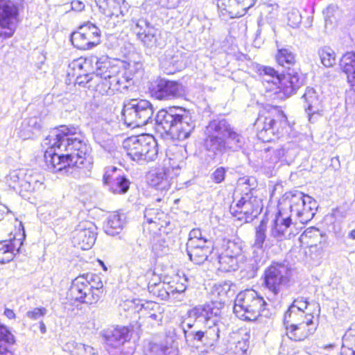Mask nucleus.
<instances>
[{
  "mask_svg": "<svg viewBox=\"0 0 355 355\" xmlns=\"http://www.w3.org/2000/svg\"><path fill=\"white\" fill-rule=\"evenodd\" d=\"M153 248L157 254H166L169 250L168 245L164 239H158Z\"/></svg>",
  "mask_w": 355,
  "mask_h": 355,
  "instance_id": "obj_58",
  "label": "nucleus"
},
{
  "mask_svg": "<svg viewBox=\"0 0 355 355\" xmlns=\"http://www.w3.org/2000/svg\"><path fill=\"white\" fill-rule=\"evenodd\" d=\"M184 291V288L178 290L177 288H173L168 285H165L164 283H159L150 291L153 292L154 295L162 300L174 301L175 299H178V301L180 302L182 300V292Z\"/></svg>",
  "mask_w": 355,
  "mask_h": 355,
  "instance_id": "obj_28",
  "label": "nucleus"
},
{
  "mask_svg": "<svg viewBox=\"0 0 355 355\" xmlns=\"http://www.w3.org/2000/svg\"><path fill=\"white\" fill-rule=\"evenodd\" d=\"M155 121L158 130L164 132L173 140L189 138L196 126L190 112L181 107L159 110Z\"/></svg>",
  "mask_w": 355,
  "mask_h": 355,
  "instance_id": "obj_4",
  "label": "nucleus"
},
{
  "mask_svg": "<svg viewBox=\"0 0 355 355\" xmlns=\"http://www.w3.org/2000/svg\"><path fill=\"white\" fill-rule=\"evenodd\" d=\"M312 237L317 240L321 239V234L318 229L312 228L305 230L301 236V241L302 243H306L309 248L316 247L317 243L315 242L308 241V239H311ZM319 243H320V241H319Z\"/></svg>",
  "mask_w": 355,
  "mask_h": 355,
  "instance_id": "obj_53",
  "label": "nucleus"
},
{
  "mask_svg": "<svg viewBox=\"0 0 355 355\" xmlns=\"http://www.w3.org/2000/svg\"><path fill=\"white\" fill-rule=\"evenodd\" d=\"M267 303L257 291L248 289L240 292L234 300V313L243 320H255L265 311Z\"/></svg>",
  "mask_w": 355,
  "mask_h": 355,
  "instance_id": "obj_9",
  "label": "nucleus"
},
{
  "mask_svg": "<svg viewBox=\"0 0 355 355\" xmlns=\"http://www.w3.org/2000/svg\"><path fill=\"white\" fill-rule=\"evenodd\" d=\"M173 170L162 169L155 173H151L148 176V184L160 191L168 190L173 182L171 177Z\"/></svg>",
  "mask_w": 355,
  "mask_h": 355,
  "instance_id": "obj_26",
  "label": "nucleus"
},
{
  "mask_svg": "<svg viewBox=\"0 0 355 355\" xmlns=\"http://www.w3.org/2000/svg\"><path fill=\"white\" fill-rule=\"evenodd\" d=\"M309 302L306 297H298L293 300L292 304L289 306L284 314V317L305 316L308 314H313L306 311L308 310Z\"/></svg>",
  "mask_w": 355,
  "mask_h": 355,
  "instance_id": "obj_34",
  "label": "nucleus"
},
{
  "mask_svg": "<svg viewBox=\"0 0 355 355\" xmlns=\"http://www.w3.org/2000/svg\"><path fill=\"white\" fill-rule=\"evenodd\" d=\"M259 139L270 142L282 137L289 128L287 117L278 107H274L268 116L260 115L254 123Z\"/></svg>",
  "mask_w": 355,
  "mask_h": 355,
  "instance_id": "obj_7",
  "label": "nucleus"
},
{
  "mask_svg": "<svg viewBox=\"0 0 355 355\" xmlns=\"http://www.w3.org/2000/svg\"><path fill=\"white\" fill-rule=\"evenodd\" d=\"M336 11V8L333 6H328L324 11L323 15L324 17V20L326 24H332L333 19H334V12Z\"/></svg>",
  "mask_w": 355,
  "mask_h": 355,
  "instance_id": "obj_62",
  "label": "nucleus"
},
{
  "mask_svg": "<svg viewBox=\"0 0 355 355\" xmlns=\"http://www.w3.org/2000/svg\"><path fill=\"white\" fill-rule=\"evenodd\" d=\"M205 133V148L214 155H222L227 149L238 150L245 144L243 136L234 131L225 119L210 121Z\"/></svg>",
  "mask_w": 355,
  "mask_h": 355,
  "instance_id": "obj_3",
  "label": "nucleus"
},
{
  "mask_svg": "<svg viewBox=\"0 0 355 355\" xmlns=\"http://www.w3.org/2000/svg\"><path fill=\"white\" fill-rule=\"evenodd\" d=\"M232 286H234L230 282H225L223 284L216 285L214 288V293H216L219 297L220 300L224 302L226 298L230 297L234 295V291L232 288Z\"/></svg>",
  "mask_w": 355,
  "mask_h": 355,
  "instance_id": "obj_49",
  "label": "nucleus"
},
{
  "mask_svg": "<svg viewBox=\"0 0 355 355\" xmlns=\"http://www.w3.org/2000/svg\"><path fill=\"white\" fill-rule=\"evenodd\" d=\"M266 153L271 151L273 155L270 157V162L276 163L279 160L289 161L293 159L297 154V144L293 141H288L280 147L273 148L268 146L263 149Z\"/></svg>",
  "mask_w": 355,
  "mask_h": 355,
  "instance_id": "obj_25",
  "label": "nucleus"
},
{
  "mask_svg": "<svg viewBox=\"0 0 355 355\" xmlns=\"http://www.w3.org/2000/svg\"><path fill=\"white\" fill-rule=\"evenodd\" d=\"M263 80L272 83L286 96H290L304 82V76L295 69H288L283 74L279 73L270 67H263L261 70Z\"/></svg>",
  "mask_w": 355,
  "mask_h": 355,
  "instance_id": "obj_11",
  "label": "nucleus"
},
{
  "mask_svg": "<svg viewBox=\"0 0 355 355\" xmlns=\"http://www.w3.org/2000/svg\"><path fill=\"white\" fill-rule=\"evenodd\" d=\"M104 343L110 347L118 348L130 339V329L125 326L111 327L101 332Z\"/></svg>",
  "mask_w": 355,
  "mask_h": 355,
  "instance_id": "obj_23",
  "label": "nucleus"
},
{
  "mask_svg": "<svg viewBox=\"0 0 355 355\" xmlns=\"http://www.w3.org/2000/svg\"><path fill=\"white\" fill-rule=\"evenodd\" d=\"M290 275L291 271L285 265H271L265 270L264 284L274 295H276L287 285Z\"/></svg>",
  "mask_w": 355,
  "mask_h": 355,
  "instance_id": "obj_17",
  "label": "nucleus"
},
{
  "mask_svg": "<svg viewBox=\"0 0 355 355\" xmlns=\"http://www.w3.org/2000/svg\"><path fill=\"white\" fill-rule=\"evenodd\" d=\"M76 75H77L76 84L78 85L83 87L87 86L89 88L93 87V84H92V82L96 85L98 84V81L93 72H89V71L88 72L76 73Z\"/></svg>",
  "mask_w": 355,
  "mask_h": 355,
  "instance_id": "obj_52",
  "label": "nucleus"
},
{
  "mask_svg": "<svg viewBox=\"0 0 355 355\" xmlns=\"http://www.w3.org/2000/svg\"><path fill=\"white\" fill-rule=\"evenodd\" d=\"M267 225L266 223L263 220L260 224L256 227L254 247L258 249H263L264 248H269L274 245V243L279 242L280 241L274 240L270 237V232L269 233L268 238L266 237Z\"/></svg>",
  "mask_w": 355,
  "mask_h": 355,
  "instance_id": "obj_31",
  "label": "nucleus"
},
{
  "mask_svg": "<svg viewBox=\"0 0 355 355\" xmlns=\"http://www.w3.org/2000/svg\"><path fill=\"white\" fill-rule=\"evenodd\" d=\"M45 308H35L33 310L28 311L26 313V316L33 320H36L43 317L46 313Z\"/></svg>",
  "mask_w": 355,
  "mask_h": 355,
  "instance_id": "obj_59",
  "label": "nucleus"
},
{
  "mask_svg": "<svg viewBox=\"0 0 355 355\" xmlns=\"http://www.w3.org/2000/svg\"><path fill=\"white\" fill-rule=\"evenodd\" d=\"M108 186L110 190L113 193L123 194L128 191L130 182L124 176L118 175L114 178L113 182Z\"/></svg>",
  "mask_w": 355,
  "mask_h": 355,
  "instance_id": "obj_45",
  "label": "nucleus"
},
{
  "mask_svg": "<svg viewBox=\"0 0 355 355\" xmlns=\"http://www.w3.org/2000/svg\"><path fill=\"white\" fill-rule=\"evenodd\" d=\"M277 62L282 67L287 69H291V66L295 62V56L294 53L288 49H279L276 55Z\"/></svg>",
  "mask_w": 355,
  "mask_h": 355,
  "instance_id": "obj_44",
  "label": "nucleus"
},
{
  "mask_svg": "<svg viewBox=\"0 0 355 355\" xmlns=\"http://www.w3.org/2000/svg\"><path fill=\"white\" fill-rule=\"evenodd\" d=\"M262 208L261 201L253 193L251 189L245 193L234 205L230 206V212L239 220L252 219L256 217Z\"/></svg>",
  "mask_w": 355,
  "mask_h": 355,
  "instance_id": "obj_16",
  "label": "nucleus"
},
{
  "mask_svg": "<svg viewBox=\"0 0 355 355\" xmlns=\"http://www.w3.org/2000/svg\"><path fill=\"white\" fill-rule=\"evenodd\" d=\"M118 169L115 166H110L106 168L104 175L103 182L107 186L110 185L116 176L119 175L116 174Z\"/></svg>",
  "mask_w": 355,
  "mask_h": 355,
  "instance_id": "obj_55",
  "label": "nucleus"
},
{
  "mask_svg": "<svg viewBox=\"0 0 355 355\" xmlns=\"http://www.w3.org/2000/svg\"><path fill=\"white\" fill-rule=\"evenodd\" d=\"M17 15L18 8L13 0H0V27L7 29L0 33L1 36L10 37L12 35Z\"/></svg>",
  "mask_w": 355,
  "mask_h": 355,
  "instance_id": "obj_20",
  "label": "nucleus"
},
{
  "mask_svg": "<svg viewBox=\"0 0 355 355\" xmlns=\"http://www.w3.org/2000/svg\"><path fill=\"white\" fill-rule=\"evenodd\" d=\"M340 66L347 76L349 83L355 91V53L349 52L345 54L340 60Z\"/></svg>",
  "mask_w": 355,
  "mask_h": 355,
  "instance_id": "obj_33",
  "label": "nucleus"
},
{
  "mask_svg": "<svg viewBox=\"0 0 355 355\" xmlns=\"http://www.w3.org/2000/svg\"><path fill=\"white\" fill-rule=\"evenodd\" d=\"M123 146L133 161L143 164L154 161L158 154L155 139L150 135H140L125 139Z\"/></svg>",
  "mask_w": 355,
  "mask_h": 355,
  "instance_id": "obj_8",
  "label": "nucleus"
},
{
  "mask_svg": "<svg viewBox=\"0 0 355 355\" xmlns=\"http://www.w3.org/2000/svg\"><path fill=\"white\" fill-rule=\"evenodd\" d=\"M250 335L245 333L243 336L236 335L234 341L230 344V351L234 355H244L249 347Z\"/></svg>",
  "mask_w": 355,
  "mask_h": 355,
  "instance_id": "obj_40",
  "label": "nucleus"
},
{
  "mask_svg": "<svg viewBox=\"0 0 355 355\" xmlns=\"http://www.w3.org/2000/svg\"><path fill=\"white\" fill-rule=\"evenodd\" d=\"M200 239L206 240L207 238L202 235V231L199 228H194L189 232V239L187 243H193L195 244L196 241Z\"/></svg>",
  "mask_w": 355,
  "mask_h": 355,
  "instance_id": "obj_60",
  "label": "nucleus"
},
{
  "mask_svg": "<svg viewBox=\"0 0 355 355\" xmlns=\"http://www.w3.org/2000/svg\"><path fill=\"white\" fill-rule=\"evenodd\" d=\"M135 306V308L140 307L138 310L139 314L152 322H159L163 319L164 308L158 303L153 301H146L144 302L141 300H133L130 302Z\"/></svg>",
  "mask_w": 355,
  "mask_h": 355,
  "instance_id": "obj_24",
  "label": "nucleus"
},
{
  "mask_svg": "<svg viewBox=\"0 0 355 355\" xmlns=\"http://www.w3.org/2000/svg\"><path fill=\"white\" fill-rule=\"evenodd\" d=\"M85 8V4L80 1H73L71 2V8L75 11H82Z\"/></svg>",
  "mask_w": 355,
  "mask_h": 355,
  "instance_id": "obj_64",
  "label": "nucleus"
},
{
  "mask_svg": "<svg viewBox=\"0 0 355 355\" xmlns=\"http://www.w3.org/2000/svg\"><path fill=\"white\" fill-rule=\"evenodd\" d=\"M220 324L209 325L204 331H192L187 333L184 331L187 344L191 347L203 348L200 352L213 351L219 339Z\"/></svg>",
  "mask_w": 355,
  "mask_h": 355,
  "instance_id": "obj_15",
  "label": "nucleus"
},
{
  "mask_svg": "<svg viewBox=\"0 0 355 355\" xmlns=\"http://www.w3.org/2000/svg\"><path fill=\"white\" fill-rule=\"evenodd\" d=\"M125 224L124 214L114 212L109 216L104 225V231L107 235L115 236L119 234Z\"/></svg>",
  "mask_w": 355,
  "mask_h": 355,
  "instance_id": "obj_29",
  "label": "nucleus"
},
{
  "mask_svg": "<svg viewBox=\"0 0 355 355\" xmlns=\"http://www.w3.org/2000/svg\"><path fill=\"white\" fill-rule=\"evenodd\" d=\"M242 243L237 240L224 241L223 244V252L221 253L234 256L244 260V256L242 254Z\"/></svg>",
  "mask_w": 355,
  "mask_h": 355,
  "instance_id": "obj_43",
  "label": "nucleus"
},
{
  "mask_svg": "<svg viewBox=\"0 0 355 355\" xmlns=\"http://www.w3.org/2000/svg\"><path fill=\"white\" fill-rule=\"evenodd\" d=\"M355 324H354L345 333L343 338V347L341 355H355Z\"/></svg>",
  "mask_w": 355,
  "mask_h": 355,
  "instance_id": "obj_42",
  "label": "nucleus"
},
{
  "mask_svg": "<svg viewBox=\"0 0 355 355\" xmlns=\"http://www.w3.org/2000/svg\"><path fill=\"white\" fill-rule=\"evenodd\" d=\"M94 60L92 58H80L78 59L73 60L69 64V67L72 69L73 71H76V73H83V72H88L90 70V67H92Z\"/></svg>",
  "mask_w": 355,
  "mask_h": 355,
  "instance_id": "obj_46",
  "label": "nucleus"
},
{
  "mask_svg": "<svg viewBox=\"0 0 355 355\" xmlns=\"http://www.w3.org/2000/svg\"><path fill=\"white\" fill-rule=\"evenodd\" d=\"M317 202L299 191L285 193L279 200V211L270 224V237L274 240L289 239L295 234L292 217L306 223L315 216Z\"/></svg>",
  "mask_w": 355,
  "mask_h": 355,
  "instance_id": "obj_2",
  "label": "nucleus"
},
{
  "mask_svg": "<svg viewBox=\"0 0 355 355\" xmlns=\"http://www.w3.org/2000/svg\"><path fill=\"white\" fill-rule=\"evenodd\" d=\"M15 343L14 336L0 323V355H14Z\"/></svg>",
  "mask_w": 355,
  "mask_h": 355,
  "instance_id": "obj_30",
  "label": "nucleus"
},
{
  "mask_svg": "<svg viewBox=\"0 0 355 355\" xmlns=\"http://www.w3.org/2000/svg\"><path fill=\"white\" fill-rule=\"evenodd\" d=\"M225 168H217L211 175L213 181L217 184L222 182L225 179Z\"/></svg>",
  "mask_w": 355,
  "mask_h": 355,
  "instance_id": "obj_61",
  "label": "nucleus"
},
{
  "mask_svg": "<svg viewBox=\"0 0 355 355\" xmlns=\"http://www.w3.org/2000/svg\"><path fill=\"white\" fill-rule=\"evenodd\" d=\"M147 355H177L171 347L164 344L150 343Z\"/></svg>",
  "mask_w": 355,
  "mask_h": 355,
  "instance_id": "obj_47",
  "label": "nucleus"
},
{
  "mask_svg": "<svg viewBox=\"0 0 355 355\" xmlns=\"http://www.w3.org/2000/svg\"><path fill=\"white\" fill-rule=\"evenodd\" d=\"M240 258L221 253L218 257V270L222 272H231L236 270L239 263L243 261Z\"/></svg>",
  "mask_w": 355,
  "mask_h": 355,
  "instance_id": "obj_39",
  "label": "nucleus"
},
{
  "mask_svg": "<svg viewBox=\"0 0 355 355\" xmlns=\"http://www.w3.org/2000/svg\"><path fill=\"white\" fill-rule=\"evenodd\" d=\"M95 69L92 71L98 81L96 90L102 94L112 95L127 88V79L120 74L119 66L112 64L107 57H92Z\"/></svg>",
  "mask_w": 355,
  "mask_h": 355,
  "instance_id": "obj_5",
  "label": "nucleus"
},
{
  "mask_svg": "<svg viewBox=\"0 0 355 355\" xmlns=\"http://www.w3.org/2000/svg\"><path fill=\"white\" fill-rule=\"evenodd\" d=\"M302 98L307 104L306 112L309 116L320 111V101L314 89L307 88Z\"/></svg>",
  "mask_w": 355,
  "mask_h": 355,
  "instance_id": "obj_38",
  "label": "nucleus"
},
{
  "mask_svg": "<svg viewBox=\"0 0 355 355\" xmlns=\"http://www.w3.org/2000/svg\"><path fill=\"white\" fill-rule=\"evenodd\" d=\"M101 31L92 23L87 22L80 26L78 30L71 34L73 45L80 50H88L100 43Z\"/></svg>",
  "mask_w": 355,
  "mask_h": 355,
  "instance_id": "obj_18",
  "label": "nucleus"
},
{
  "mask_svg": "<svg viewBox=\"0 0 355 355\" xmlns=\"http://www.w3.org/2000/svg\"><path fill=\"white\" fill-rule=\"evenodd\" d=\"M284 325L286 334L294 341L304 340L313 335L318 327V323L314 320L313 314L305 316L284 317Z\"/></svg>",
  "mask_w": 355,
  "mask_h": 355,
  "instance_id": "obj_13",
  "label": "nucleus"
},
{
  "mask_svg": "<svg viewBox=\"0 0 355 355\" xmlns=\"http://www.w3.org/2000/svg\"><path fill=\"white\" fill-rule=\"evenodd\" d=\"M153 113L152 104L146 99H130L124 103L122 110L125 123L133 128L147 124Z\"/></svg>",
  "mask_w": 355,
  "mask_h": 355,
  "instance_id": "obj_12",
  "label": "nucleus"
},
{
  "mask_svg": "<svg viewBox=\"0 0 355 355\" xmlns=\"http://www.w3.org/2000/svg\"><path fill=\"white\" fill-rule=\"evenodd\" d=\"M42 186L40 175L34 173L31 170H26V177L21 182V191L33 192Z\"/></svg>",
  "mask_w": 355,
  "mask_h": 355,
  "instance_id": "obj_36",
  "label": "nucleus"
},
{
  "mask_svg": "<svg viewBox=\"0 0 355 355\" xmlns=\"http://www.w3.org/2000/svg\"><path fill=\"white\" fill-rule=\"evenodd\" d=\"M12 213L8 208L0 204V262L11 261L19 252L22 241L21 239L11 238L12 225L8 218Z\"/></svg>",
  "mask_w": 355,
  "mask_h": 355,
  "instance_id": "obj_10",
  "label": "nucleus"
},
{
  "mask_svg": "<svg viewBox=\"0 0 355 355\" xmlns=\"http://www.w3.org/2000/svg\"><path fill=\"white\" fill-rule=\"evenodd\" d=\"M143 69V64L141 62H130L126 67L127 73L130 75H135L141 73Z\"/></svg>",
  "mask_w": 355,
  "mask_h": 355,
  "instance_id": "obj_57",
  "label": "nucleus"
},
{
  "mask_svg": "<svg viewBox=\"0 0 355 355\" xmlns=\"http://www.w3.org/2000/svg\"><path fill=\"white\" fill-rule=\"evenodd\" d=\"M172 53V51H166L164 54V57L166 62H168L170 64L175 65L178 62V55H175Z\"/></svg>",
  "mask_w": 355,
  "mask_h": 355,
  "instance_id": "obj_63",
  "label": "nucleus"
},
{
  "mask_svg": "<svg viewBox=\"0 0 355 355\" xmlns=\"http://www.w3.org/2000/svg\"><path fill=\"white\" fill-rule=\"evenodd\" d=\"M132 21L134 24L133 31L138 40L145 48L155 51L164 46L166 42L162 37L161 31L155 28L147 19L141 18L132 19Z\"/></svg>",
  "mask_w": 355,
  "mask_h": 355,
  "instance_id": "obj_14",
  "label": "nucleus"
},
{
  "mask_svg": "<svg viewBox=\"0 0 355 355\" xmlns=\"http://www.w3.org/2000/svg\"><path fill=\"white\" fill-rule=\"evenodd\" d=\"M220 310L214 304L197 306L188 311L190 318L205 322L206 327L220 324Z\"/></svg>",
  "mask_w": 355,
  "mask_h": 355,
  "instance_id": "obj_22",
  "label": "nucleus"
},
{
  "mask_svg": "<svg viewBox=\"0 0 355 355\" xmlns=\"http://www.w3.org/2000/svg\"><path fill=\"white\" fill-rule=\"evenodd\" d=\"M288 24L293 27L297 28L301 24L302 15L300 11L295 8H291L287 12Z\"/></svg>",
  "mask_w": 355,
  "mask_h": 355,
  "instance_id": "obj_54",
  "label": "nucleus"
},
{
  "mask_svg": "<svg viewBox=\"0 0 355 355\" xmlns=\"http://www.w3.org/2000/svg\"><path fill=\"white\" fill-rule=\"evenodd\" d=\"M164 215L163 212H159L157 209L146 208L144 212V218L148 224H154L156 227L159 228L163 226L160 223V220Z\"/></svg>",
  "mask_w": 355,
  "mask_h": 355,
  "instance_id": "obj_48",
  "label": "nucleus"
},
{
  "mask_svg": "<svg viewBox=\"0 0 355 355\" xmlns=\"http://www.w3.org/2000/svg\"><path fill=\"white\" fill-rule=\"evenodd\" d=\"M212 246L201 247L198 248L193 243H187L188 255L193 263L201 264L206 261L212 252Z\"/></svg>",
  "mask_w": 355,
  "mask_h": 355,
  "instance_id": "obj_32",
  "label": "nucleus"
},
{
  "mask_svg": "<svg viewBox=\"0 0 355 355\" xmlns=\"http://www.w3.org/2000/svg\"><path fill=\"white\" fill-rule=\"evenodd\" d=\"M64 351L69 352L71 355H93L94 349L93 347L82 343H76L73 340L67 342L63 346Z\"/></svg>",
  "mask_w": 355,
  "mask_h": 355,
  "instance_id": "obj_41",
  "label": "nucleus"
},
{
  "mask_svg": "<svg viewBox=\"0 0 355 355\" xmlns=\"http://www.w3.org/2000/svg\"><path fill=\"white\" fill-rule=\"evenodd\" d=\"M216 6L220 15L230 18L242 17L236 0H216Z\"/></svg>",
  "mask_w": 355,
  "mask_h": 355,
  "instance_id": "obj_37",
  "label": "nucleus"
},
{
  "mask_svg": "<svg viewBox=\"0 0 355 355\" xmlns=\"http://www.w3.org/2000/svg\"><path fill=\"white\" fill-rule=\"evenodd\" d=\"M240 10V14L243 16L247 10L252 8L257 0H236Z\"/></svg>",
  "mask_w": 355,
  "mask_h": 355,
  "instance_id": "obj_56",
  "label": "nucleus"
},
{
  "mask_svg": "<svg viewBox=\"0 0 355 355\" xmlns=\"http://www.w3.org/2000/svg\"><path fill=\"white\" fill-rule=\"evenodd\" d=\"M183 94L182 84L165 78L157 80L151 88V94L158 100H170L181 96Z\"/></svg>",
  "mask_w": 355,
  "mask_h": 355,
  "instance_id": "obj_21",
  "label": "nucleus"
},
{
  "mask_svg": "<svg viewBox=\"0 0 355 355\" xmlns=\"http://www.w3.org/2000/svg\"><path fill=\"white\" fill-rule=\"evenodd\" d=\"M103 293V284L100 276L87 273L75 278L69 290L70 297L88 304H96Z\"/></svg>",
  "mask_w": 355,
  "mask_h": 355,
  "instance_id": "obj_6",
  "label": "nucleus"
},
{
  "mask_svg": "<svg viewBox=\"0 0 355 355\" xmlns=\"http://www.w3.org/2000/svg\"><path fill=\"white\" fill-rule=\"evenodd\" d=\"M319 55L322 63L327 67H332L336 63L334 51L329 47H324L319 50Z\"/></svg>",
  "mask_w": 355,
  "mask_h": 355,
  "instance_id": "obj_51",
  "label": "nucleus"
},
{
  "mask_svg": "<svg viewBox=\"0 0 355 355\" xmlns=\"http://www.w3.org/2000/svg\"><path fill=\"white\" fill-rule=\"evenodd\" d=\"M24 177H26L25 169L15 170L10 173L7 181L10 187L21 189V182Z\"/></svg>",
  "mask_w": 355,
  "mask_h": 355,
  "instance_id": "obj_50",
  "label": "nucleus"
},
{
  "mask_svg": "<svg viewBox=\"0 0 355 355\" xmlns=\"http://www.w3.org/2000/svg\"><path fill=\"white\" fill-rule=\"evenodd\" d=\"M44 144L49 146L44 153L45 162L54 172L73 173L89 164L90 148L75 128L61 126L52 131Z\"/></svg>",
  "mask_w": 355,
  "mask_h": 355,
  "instance_id": "obj_1",
  "label": "nucleus"
},
{
  "mask_svg": "<svg viewBox=\"0 0 355 355\" xmlns=\"http://www.w3.org/2000/svg\"><path fill=\"white\" fill-rule=\"evenodd\" d=\"M42 126V121L38 117L24 119L18 128L17 135L24 140L31 139L40 132Z\"/></svg>",
  "mask_w": 355,
  "mask_h": 355,
  "instance_id": "obj_27",
  "label": "nucleus"
},
{
  "mask_svg": "<svg viewBox=\"0 0 355 355\" xmlns=\"http://www.w3.org/2000/svg\"><path fill=\"white\" fill-rule=\"evenodd\" d=\"M96 226L91 221L85 220L79 223L72 233L73 245L82 250L91 248L96 239Z\"/></svg>",
  "mask_w": 355,
  "mask_h": 355,
  "instance_id": "obj_19",
  "label": "nucleus"
},
{
  "mask_svg": "<svg viewBox=\"0 0 355 355\" xmlns=\"http://www.w3.org/2000/svg\"><path fill=\"white\" fill-rule=\"evenodd\" d=\"M97 3L102 13L107 17H112L114 15L118 17L119 12L124 15L121 4L124 5L125 0H103L97 2Z\"/></svg>",
  "mask_w": 355,
  "mask_h": 355,
  "instance_id": "obj_35",
  "label": "nucleus"
}]
</instances>
